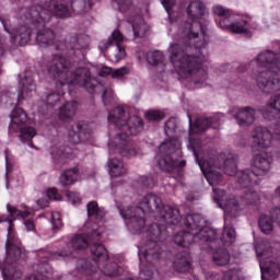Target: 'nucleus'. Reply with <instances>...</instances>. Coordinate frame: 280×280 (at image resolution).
<instances>
[{"label":"nucleus","instance_id":"423d86ee","mask_svg":"<svg viewBox=\"0 0 280 280\" xmlns=\"http://www.w3.org/2000/svg\"><path fill=\"white\" fill-rule=\"evenodd\" d=\"M255 62L258 67L255 79L258 89L264 93L280 91V60L272 50H266L258 55Z\"/></svg>","mask_w":280,"mask_h":280},{"label":"nucleus","instance_id":"ddd939ff","mask_svg":"<svg viewBox=\"0 0 280 280\" xmlns=\"http://www.w3.org/2000/svg\"><path fill=\"white\" fill-rule=\"evenodd\" d=\"M67 257H74L73 256V250L69 249V252H60V253H51L49 250L40 249L37 252V261L38 262V268L47 269L49 268V265H47L48 261H54L56 259H67Z\"/></svg>","mask_w":280,"mask_h":280},{"label":"nucleus","instance_id":"f3484780","mask_svg":"<svg viewBox=\"0 0 280 280\" xmlns=\"http://www.w3.org/2000/svg\"><path fill=\"white\" fill-rule=\"evenodd\" d=\"M34 91H36L34 79H32V77L25 75L20 81V94L18 96V102H21V100H27V97H32L34 95Z\"/></svg>","mask_w":280,"mask_h":280},{"label":"nucleus","instance_id":"393cba45","mask_svg":"<svg viewBox=\"0 0 280 280\" xmlns=\"http://www.w3.org/2000/svg\"><path fill=\"white\" fill-rule=\"evenodd\" d=\"M221 241L224 245L233 244L235 242V229L225 223Z\"/></svg>","mask_w":280,"mask_h":280},{"label":"nucleus","instance_id":"4be33fe9","mask_svg":"<svg viewBox=\"0 0 280 280\" xmlns=\"http://www.w3.org/2000/svg\"><path fill=\"white\" fill-rule=\"evenodd\" d=\"M212 260L215 266H226L231 261V254L224 248H218L212 254Z\"/></svg>","mask_w":280,"mask_h":280},{"label":"nucleus","instance_id":"f704fd0d","mask_svg":"<svg viewBox=\"0 0 280 280\" xmlns=\"http://www.w3.org/2000/svg\"><path fill=\"white\" fill-rule=\"evenodd\" d=\"M98 75H101V78H106L107 75H112L113 77V68L103 66L98 70Z\"/></svg>","mask_w":280,"mask_h":280},{"label":"nucleus","instance_id":"4c0bfd02","mask_svg":"<svg viewBox=\"0 0 280 280\" xmlns=\"http://www.w3.org/2000/svg\"><path fill=\"white\" fill-rule=\"evenodd\" d=\"M142 183L144 187H154V178L152 177H142Z\"/></svg>","mask_w":280,"mask_h":280},{"label":"nucleus","instance_id":"2eb2a0df","mask_svg":"<svg viewBox=\"0 0 280 280\" xmlns=\"http://www.w3.org/2000/svg\"><path fill=\"white\" fill-rule=\"evenodd\" d=\"M173 268L176 272H191V256L189 250L179 252L173 261Z\"/></svg>","mask_w":280,"mask_h":280},{"label":"nucleus","instance_id":"c03bdc74","mask_svg":"<svg viewBox=\"0 0 280 280\" xmlns=\"http://www.w3.org/2000/svg\"><path fill=\"white\" fill-rule=\"evenodd\" d=\"M276 196L280 197V186L276 189Z\"/></svg>","mask_w":280,"mask_h":280},{"label":"nucleus","instance_id":"1a4fd4ad","mask_svg":"<svg viewBox=\"0 0 280 280\" xmlns=\"http://www.w3.org/2000/svg\"><path fill=\"white\" fill-rule=\"evenodd\" d=\"M27 122V114L23 108L15 107L13 112L11 113V124L9 126L10 130L13 132L21 131L20 138L22 141H28L30 148H34V142H32V139L36 137V129L33 127H23V124Z\"/></svg>","mask_w":280,"mask_h":280},{"label":"nucleus","instance_id":"a878e982","mask_svg":"<svg viewBox=\"0 0 280 280\" xmlns=\"http://www.w3.org/2000/svg\"><path fill=\"white\" fill-rule=\"evenodd\" d=\"M113 7L125 14L126 12H130L132 10V0H112Z\"/></svg>","mask_w":280,"mask_h":280},{"label":"nucleus","instance_id":"37998d69","mask_svg":"<svg viewBox=\"0 0 280 280\" xmlns=\"http://www.w3.org/2000/svg\"><path fill=\"white\" fill-rule=\"evenodd\" d=\"M176 23H178V20H177L176 22L172 21V22H171V27H172V28L176 27Z\"/></svg>","mask_w":280,"mask_h":280},{"label":"nucleus","instance_id":"473e14b6","mask_svg":"<svg viewBox=\"0 0 280 280\" xmlns=\"http://www.w3.org/2000/svg\"><path fill=\"white\" fill-rule=\"evenodd\" d=\"M162 4L165 8L170 19H172V8L176 5V0H162Z\"/></svg>","mask_w":280,"mask_h":280},{"label":"nucleus","instance_id":"72a5a7b5","mask_svg":"<svg viewBox=\"0 0 280 280\" xmlns=\"http://www.w3.org/2000/svg\"><path fill=\"white\" fill-rule=\"evenodd\" d=\"M46 194L49 200H60V195L56 188H49Z\"/></svg>","mask_w":280,"mask_h":280},{"label":"nucleus","instance_id":"412c9836","mask_svg":"<svg viewBox=\"0 0 280 280\" xmlns=\"http://www.w3.org/2000/svg\"><path fill=\"white\" fill-rule=\"evenodd\" d=\"M109 175L114 178L118 176H124L126 174V166H124V162L118 159H110L108 161Z\"/></svg>","mask_w":280,"mask_h":280},{"label":"nucleus","instance_id":"a211bd4d","mask_svg":"<svg viewBox=\"0 0 280 280\" xmlns=\"http://www.w3.org/2000/svg\"><path fill=\"white\" fill-rule=\"evenodd\" d=\"M132 27L133 38H142L148 32V24L143 21V18L139 14L130 16L127 21Z\"/></svg>","mask_w":280,"mask_h":280},{"label":"nucleus","instance_id":"f03ea898","mask_svg":"<svg viewBox=\"0 0 280 280\" xmlns=\"http://www.w3.org/2000/svg\"><path fill=\"white\" fill-rule=\"evenodd\" d=\"M186 13L190 22L177 26V34L173 35L175 43L168 48L170 60L179 75L192 78L195 89H202L207 86V56L202 50L209 43V12L202 1L194 0L187 5Z\"/></svg>","mask_w":280,"mask_h":280},{"label":"nucleus","instance_id":"e433bc0d","mask_svg":"<svg viewBox=\"0 0 280 280\" xmlns=\"http://www.w3.org/2000/svg\"><path fill=\"white\" fill-rule=\"evenodd\" d=\"M271 218L280 224V207H276L271 210Z\"/></svg>","mask_w":280,"mask_h":280},{"label":"nucleus","instance_id":"20e7f679","mask_svg":"<svg viewBox=\"0 0 280 280\" xmlns=\"http://www.w3.org/2000/svg\"><path fill=\"white\" fill-rule=\"evenodd\" d=\"M107 119L109 124H113L120 130L114 141L108 143L109 152H119L121 156H127L128 159L137 156L139 152L135 143L130 141V135H139L143 130V119L139 116H129L124 107L112 109L108 113Z\"/></svg>","mask_w":280,"mask_h":280},{"label":"nucleus","instance_id":"7ed1b4c3","mask_svg":"<svg viewBox=\"0 0 280 280\" xmlns=\"http://www.w3.org/2000/svg\"><path fill=\"white\" fill-rule=\"evenodd\" d=\"M44 67L55 80H57L56 89H62L57 94L52 93L46 97L47 106H56L60 102V97L65 94V89L71 91V86H81L88 93L103 91L102 100L105 106L113 104L114 94L112 88H104V84L97 79L91 77L89 68H78L74 72L71 71V61L58 55H54L51 59L44 62Z\"/></svg>","mask_w":280,"mask_h":280},{"label":"nucleus","instance_id":"a19ab883","mask_svg":"<svg viewBox=\"0 0 280 280\" xmlns=\"http://www.w3.org/2000/svg\"><path fill=\"white\" fill-rule=\"evenodd\" d=\"M5 54V47L3 46V43L0 40V56H3Z\"/></svg>","mask_w":280,"mask_h":280},{"label":"nucleus","instance_id":"aec40b11","mask_svg":"<svg viewBox=\"0 0 280 280\" xmlns=\"http://www.w3.org/2000/svg\"><path fill=\"white\" fill-rule=\"evenodd\" d=\"M80 178V171L78 167L67 170L61 174L60 183L62 187H68L69 185H73Z\"/></svg>","mask_w":280,"mask_h":280},{"label":"nucleus","instance_id":"7c9ffc66","mask_svg":"<svg viewBox=\"0 0 280 280\" xmlns=\"http://www.w3.org/2000/svg\"><path fill=\"white\" fill-rule=\"evenodd\" d=\"M50 222L52 224L54 231H56V229H60V226H62V218L60 215V212H58V211L51 212Z\"/></svg>","mask_w":280,"mask_h":280},{"label":"nucleus","instance_id":"9b49d317","mask_svg":"<svg viewBox=\"0 0 280 280\" xmlns=\"http://www.w3.org/2000/svg\"><path fill=\"white\" fill-rule=\"evenodd\" d=\"M124 40H126L124 34H121L119 30H115L112 33V38L101 42L98 47L101 51H106L108 47L114 44L116 47L115 60L116 62H119V60H124V58H126V48L121 46V43H124Z\"/></svg>","mask_w":280,"mask_h":280},{"label":"nucleus","instance_id":"b1692460","mask_svg":"<svg viewBox=\"0 0 280 280\" xmlns=\"http://www.w3.org/2000/svg\"><path fill=\"white\" fill-rule=\"evenodd\" d=\"M147 62H149V65H152L153 67H156L158 65H163L164 67L165 55H163V51L161 50L149 51L147 54Z\"/></svg>","mask_w":280,"mask_h":280},{"label":"nucleus","instance_id":"4468645a","mask_svg":"<svg viewBox=\"0 0 280 280\" xmlns=\"http://www.w3.org/2000/svg\"><path fill=\"white\" fill-rule=\"evenodd\" d=\"M230 114L234 116L236 119L238 126H242L243 128L246 126H252V124H255V109L250 107H232L230 110Z\"/></svg>","mask_w":280,"mask_h":280},{"label":"nucleus","instance_id":"6e6552de","mask_svg":"<svg viewBox=\"0 0 280 280\" xmlns=\"http://www.w3.org/2000/svg\"><path fill=\"white\" fill-rule=\"evenodd\" d=\"M213 14L220 16L219 27L233 34H248V22L244 15L234 14L233 11L217 4L212 8Z\"/></svg>","mask_w":280,"mask_h":280},{"label":"nucleus","instance_id":"0eeeda50","mask_svg":"<svg viewBox=\"0 0 280 280\" xmlns=\"http://www.w3.org/2000/svg\"><path fill=\"white\" fill-rule=\"evenodd\" d=\"M255 248L259 259L261 279H277V277L280 275V253L275 255L268 240H261L256 244Z\"/></svg>","mask_w":280,"mask_h":280},{"label":"nucleus","instance_id":"c85d7f7f","mask_svg":"<svg viewBox=\"0 0 280 280\" xmlns=\"http://www.w3.org/2000/svg\"><path fill=\"white\" fill-rule=\"evenodd\" d=\"M165 117V113L161 110H150L145 113V119L149 121H161Z\"/></svg>","mask_w":280,"mask_h":280},{"label":"nucleus","instance_id":"9d476101","mask_svg":"<svg viewBox=\"0 0 280 280\" xmlns=\"http://www.w3.org/2000/svg\"><path fill=\"white\" fill-rule=\"evenodd\" d=\"M89 45H91V37L86 35H68L63 42H59L56 44L57 51H66L71 56V54H75V51H80L84 54V51H89Z\"/></svg>","mask_w":280,"mask_h":280},{"label":"nucleus","instance_id":"f8f14e48","mask_svg":"<svg viewBox=\"0 0 280 280\" xmlns=\"http://www.w3.org/2000/svg\"><path fill=\"white\" fill-rule=\"evenodd\" d=\"M91 139V124L86 121H79L74 127L69 130L70 143H82Z\"/></svg>","mask_w":280,"mask_h":280},{"label":"nucleus","instance_id":"cd10ccee","mask_svg":"<svg viewBox=\"0 0 280 280\" xmlns=\"http://www.w3.org/2000/svg\"><path fill=\"white\" fill-rule=\"evenodd\" d=\"M128 73H130L129 67H120L112 70V78L113 80H121V78H124V75H128Z\"/></svg>","mask_w":280,"mask_h":280},{"label":"nucleus","instance_id":"58836bf2","mask_svg":"<svg viewBox=\"0 0 280 280\" xmlns=\"http://www.w3.org/2000/svg\"><path fill=\"white\" fill-rule=\"evenodd\" d=\"M24 225H25L26 231H34L36 229L34 221L30 220V219L24 221Z\"/></svg>","mask_w":280,"mask_h":280},{"label":"nucleus","instance_id":"6ab92c4d","mask_svg":"<svg viewBox=\"0 0 280 280\" xmlns=\"http://www.w3.org/2000/svg\"><path fill=\"white\" fill-rule=\"evenodd\" d=\"M75 110H78V102H67L59 108V119L61 121L73 119Z\"/></svg>","mask_w":280,"mask_h":280},{"label":"nucleus","instance_id":"bb28decb","mask_svg":"<svg viewBox=\"0 0 280 280\" xmlns=\"http://www.w3.org/2000/svg\"><path fill=\"white\" fill-rule=\"evenodd\" d=\"M50 154L52 155V159L55 161H58V159H71V154L69 153V149H58V148H52L50 151Z\"/></svg>","mask_w":280,"mask_h":280},{"label":"nucleus","instance_id":"79ce46f5","mask_svg":"<svg viewBox=\"0 0 280 280\" xmlns=\"http://www.w3.org/2000/svg\"><path fill=\"white\" fill-rule=\"evenodd\" d=\"M238 71L241 73H243V71H246V66L245 65H242L240 68H238Z\"/></svg>","mask_w":280,"mask_h":280},{"label":"nucleus","instance_id":"c756f323","mask_svg":"<svg viewBox=\"0 0 280 280\" xmlns=\"http://www.w3.org/2000/svg\"><path fill=\"white\" fill-rule=\"evenodd\" d=\"M222 280H242V271L230 269L223 273Z\"/></svg>","mask_w":280,"mask_h":280},{"label":"nucleus","instance_id":"dca6fc26","mask_svg":"<svg viewBox=\"0 0 280 280\" xmlns=\"http://www.w3.org/2000/svg\"><path fill=\"white\" fill-rule=\"evenodd\" d=\"M277 113H280V94L273 95L267 103V106L261 108V115L268 121H272Z\"/></svg>","mask_w":280,"mask_h":280},{"label":"nucleus","instance_id":"2f4dec72","mask_svg":"<svg viewBox=\"0 0 280 280\" xmlns=\"http://www.w3.org/2000/svg\"><path fill=\"white\" fill-rule=\"evenodd\" d=\"M66 196H67L68 200H70V202H72V205H80L82 202V198L80 197V194H78V192L67 190Z\"/></svg>","mask_w":280,"mask_h":280},{"label":"nucleus","instance_id":"ea45409f","mask_svg":"<svg viewBox=\"0 0 280 280\" xmlns=\"http://www.w3.org/2000/svg\"><path fill=\"white\" fill-rule=\"evenodd\" d=\"M37 205H38V207H40V209H45V207H49V200L38 199Z\"/></svg>","mask_w":280,"mask_h":280},{"label":"nucleus","instance_id":"c9c22d12","mask_svg":"<svg viewBox=\"0 0 280 280\" xmlns=\"http://www.w3.org/2000/svg\"><path fill=\"white\" fill-rule=\"evenodd\" d=\"M5 165H7V180H9V176L12 173V162L10 161V155L8 151H5Z\"/></svg>","mask_w":280,"mask_h":280},{"label":"nucleus","instance_id":"5701e85b","mask_svg":"<svg viewBox=\"0 0 280 280\" xmlns=\"http://www.w3.org/2000/svg\"><path fill=\"white\" fill-rule=\"evenodd\" d=\"M258 226H259L260 231L262 233H265V235H270V233H272V231L275 229V221L272 220V218H270L266 214H262L259 218Z\"/></svg>","mask_w":280,"mask_h":280},{"label":"nucleus","instance_id":"39448f33","mask_svg":"<svg viewBox=\"0 0 280 280\" xmlns=\"http://www.w3.org/2000/svg\"><path fill=\"white\" fill-rule=\"evenodd\" d=\"M176 129V118H171L165 122L164 132L168 139L160 144L156 160L160 170L168 173L176 172L178 178H180L183 167L187 165V162L178 160L183 156V152L180 151V140H178Z\"/></svg>","mask_w":280,"mask_h":280},{"label":"nucleus","instance_id":"f257e3e1","mask_svg":"<svg viewBox=\"0 0 280 280\" xmlns=\"http://www.w3.org/2000/svg\"><path fill=\"white\" fill-rule=\"evenodd\" d=\"M119 213L130 233L143 235L144 244L138 246L140 259V279L151 280L154 275L152 265L159 259H167L170 252L163 249V241L170 236L174 226H186L188 231H179L174 236V242L182 248H189L194 242L213 244L218 240L215 230L205 226L201 214H188L180 218L177 209L163 206V200L153 194L147 195L138 207L121 208L117 206Z\"/></svg>","mask_w":280,"mask_h":280}]
</instances>
